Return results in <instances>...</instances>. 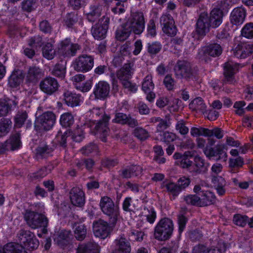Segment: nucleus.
<instances>
[{
  "mask_svg": "<svg viewBox=\"0 0 253 253\" xmlns=\"http://www.w3.org/2000/svg\"><path fill=\"white\" fill-rule=\"evenodd\" d=\"M56 51L50 43H47L42 48L43 56L48 60L52 59L55 55Z\"/></svg>",
  "mask_w": 253,
  "mask_h": 253,
  "instance_id": "49",
  "label": "nucleus"
},
{
  "mask_svg": "<svg viewBox=\"0 0 253 253\" xmlns=\"http://www.w3.org/2000/svg\"><path fill=\"white\" fill-rule=\"evenodd\" d=\"M28 118V114L25 111L18 112L15 117V125L20 127Z\"/></svg>",
  "mask_w": 253,
  "mask_h": 253,
  "instance_id": "57",
  "label": "nucleus"
},
{
  "mask_svg": "<svg viewBox=\"0 0 253 253\" xmlns=\"http://www.w3.org/2000/svg\"><path fill=\"white\" fill-rule=\"evenodd\" d=\"M163 139L165 143L168 146L166 149L167 153L169 155H170L174 150V145L173 144L174 134L172 132L166 131L164 133Z\"/></svg>",
  "mask_w": 253,
  "mask_h": 253,
  "instance_id": "39",
  "label": "nucleus"
},
{
  "mask_svg": "<svg viewBox=\"0 0 253 253\" xmlns=\"http://www.w3.org/2000/svg\"><path fill=\"white\" fill-rule=\"evenodd\" d=\"M52 151V149L46 144L40 145L36 149V157L38 159L45 157Z\"/></svg>",
  "mask_w": 253,
  "mask_h": 253,
  "instance_id": "44",
  "label": "nucleus"
},
{
  "mask_svg": "<svg viewBox=\"0 0 253 253\" xmlns=\"http://www.w3.org/2000/svg\"><path fill=\"white\" fill-rule=\"evenodd\" d=\"M74 123V118L71 113H65L61 115L60 119V123L65 127H70Z\"/></svg>",
  "mask_w": 253,
  "mask_h": 253,
  "instance_id": "45",
  "label": "nucleus"
},
{
  "mask_svg": "<svg viewBox=\"0 0 253 253\" xmlns=\"http://www.w3.org/2000/svg\"><path fill=\"white\" fill-rule=\"evenodd\" d=\"M187 212V209L186 208H182L179 213L177 215V222L178 224V233L179 237L183 230L185 227L186 224L187 222V218L185 214Z\"/></svg>",
  "mask_w": 253,
  "mask_h": 253,
  "instance_id": "40",
  "label": "nucleus"
},
{
  "mask_svg": "<svg viewBox=\"0 0 253 253\" xmlns=\"http://www.w3.org/2000/svg\"><path fill=\"white\" fill-rule=\"evenodd\" d=\"M109 22V17L103 16L99 20L97 24L92 26L91 33L94 39L98 40H102L106 37Z\"/></svg>",
  "mask_w": 253,
  "mask_h": 253,
  "instance_id": "7",
  "label": "nucleus"
},
{
  "mask_svg": "<svg viewBox=\"0 0 253 253\" xmlns=\"http://www.w3.org/2000/svg\"><path fill=\"white\" fill-rule=\"evenodd\" d=\"M128 28L134 34L140 35L145 27V20L143 12L136 11L131 13L130 17L125 23Z\"/></svg>",
  "mask_w": 253,
  "mask_h": 253,
  "instance_id": "2",
  "label": "nucleus"
},
{
  "mask_svg": "<svg viewBox=\"0 0 253 253\" xmlns=\"http://www.w3.org/2000/svg\"><path fill=\"white\" fill-rule=\"evenodd\" d=\"M115 248L111 253H130L131 248L129 239L125 234L119 235L114 241Z\"/></svg>",
  "mask_w": 253,
  "mask_h": 253,
  "instance_id": "13",
  "label": "nucleus"
},
{
  "mask_svg": "<svg viewBox=\"0 0 253 253\" xmlns=\"http://www.w3.org/2000/svg\"><path fill=\"white\" fill-rule=\"evenodd\" d=\"M63 96L64 100L68 106L73 107L79 105L81 101L80 95L69 91H66Z\"/></svg>",
  "mask_w": 253,
  "mask_h": 253,
  "instance_id": "29",
  "label": "nucleus"
},
{
  "mask_svg": "<svg viewBox=\"0 0 253 253\" xmlns=\"http://www.w3.org/2000/svg\"><path fill=\"white\" fill-rule=\"evenodd\" d=\"M99 206L103 213L109 217L111 222L115 224L118 218L119 211V208L115 206L113 200L108 196L102 197Z\"/></svg>",
  "mask_w": 253,
  "mask_h": 253,
  "instance_id": "3",
  "label": "nucleus"
},
{
  "mask_svg": "<svg viewBox=\"0 0 253 253\" xmlns=\"http://www.w3.org/2000/svg\"><path fill=\"white\" fill-rule=\"evenodd\" d=\"M133 63L128 62L124 66L116 72L117 78L120 81L126 79H130L133 73Z\"/></svg>",
  "mask_w": 253,
  "mask_h": 253,
  "instance_id": "22",
  "label": "nucleus"
},
{
  "mask_svg": "<svg viewBox=\"0 0 253 253\" xmlns=\"http://www.w3.org/2000/svg\"><path fill=\"white\" fill-rule=\"evenodd\" d=\"M193 253H221L219 249L209 250L208 248L202 245H198L194 247Z\"/></svg>",
  "mask_w": 253,
  "mask_h": 253,
  "instance_id": "51",
  "label": "nucleus"
},
{
  "mask_svg": "<svg viewBox=\"0 0 253 253\" xmlns=\"http://www.w3.org/2000/svg\"><path fill=\"white\" fill-rule=\"evenodd\" d=\"M194 72L191 64L185 60L177 61L175 68V77L178 79L185 78L189 79L194 76Z\"/></svg>",
  "mask_w": 253,
  "mask_h": 253,
  "instance_id": "8",
  "label": "nucleus"
},
{
  "mask_svg": "<svg viewBox=\"0 0 253 253\" xmlns=\"http://www.w3.org/2000/svg\"><path fill=\"white\" fill-rule=\"evenodd\" d=\"M23 75L20 70L13 72L8 79V84L12 87L18 86L22 82Z\"/></svg>",
  "mask_w": 253,
  "mask_h": 253,
  "instance_id": "38",
  "label": "nucleus"
},
{
  "mask_svg": "<svg viewBox=\"0 0 253 253\" xmlns=\"http://www.w3.org/2000/svg\"><path fill=\"white\" fill-rule=\"evenodd\" d=\"M39 86L41 90L44 93L51 95L58 90L59 85L56 79L47 77L40 82Z\"/></svg>",
  "mask_w": 253,
  "mask_h": 253,
  "instance_id": "11",
  "label": "nucleus"
},
{
  "mask_svg": "<svg viewBox=\"0 0 253 253\" xmlns=\"http://www.w3.org/2000/svg\"><path fill=\"white\" fill-rule=\"evenodd\" d=\"M242 36L248 38H253V23L246 24L241 31Z\"/></svg>",
  "mask_w": 253,
  "mask_h": 253,
  "instance_id": "56",
  "label": "nucleus"
},
{
  "mask_svg": "<svg viewBox=\"0 0 253 253\" xmlns=\"http://www.w3.org/2000/svg\"><path fill=\"white\" fill-rule=\"evenodd\" d=\"M227 150V147L225 144H219L216 145V161L222 160L224 162L226 161L227 155L226 150Z\"/></svg>",
  "mask_w": 253,
  "mask_h": 253,
  "instance_id": "48",
  "label": "nucleus"
},
{
  "mask_svg": "<svg viewBox=\"0 0 253 253\" xmlns=\"http://www.w3.org/2000/svg\"><path fill=\"white\" fill-rule=\"evenodd\" d=\"M144 211L146 214L147 220L150 223H154L156 217V213L154 209L152 207H149V208L145 207Z\"/></svg>",
  "mask_w": 253,
  "mask_h": 253,
  "instance_id": "61",
  "label": "nucleus"
},
{
  "mask_svg": "<svg viewBox=\"0 0 253 253\" xmlns=\"http://www.w3.org/2000/svg\"><path fill=\"white\" fill-rule=\"evenodd\" d=\"M101 6L98 4L91 5L86 13V17L90 22H94L100 16Z\"/></svg>",
  "mask_w": 253,
  "mask_h": 253,
  "instance_id": "32",
  "label": "nucleus"
},
{
  "mask_svg": "<svg viewBox=\"0 0 253 253\" xmlns=\"http://www.w3.org/2000/svg\"><path fill=\"white\" fill-rule=\"evenodd\" d=\"M246 17L245 10L240 7L234 8L230 15L231 22L234 25H239L243 23Z\"/></svg>",
  "mask_w": 253,
  "mask_h": 253,
  "instance_id": "26",
  "label": "nucleus"
},
{
  "mask_svg": "<svg viewBox=\"0 0 253 253\" xmlns=\"http://www.w3.org/2000/svg\"><path fill=\"white\" fill-rule=\"evenodd\" d=\"M93 230L94 235L101 239H105L107 237L110 232L108 223L102 219H99L93 222Z\"/></svg>",
  "mask_w": 253,
  "mask_h": 253,
  "instance_id": "14",
  "label": "nucleus"
},
{
  "mask_svg": "<svg viewBox=\"0 0 253 253\" xmlns=\"http://www.w3.org/2000/svg\"><path fill=\"white\" fill-rule=\"evenodd\" d=\"M135 137L141 141L146 139L149 137L148 132L142 127H136L133 131Z\"/></svg>",
  "mask_w": 253,
  "mask_h": 253,
  "instance_id": "58",
  "label": "nucleus"
},
{
  "mask_svg": "<svg viewBox=\"0 0 253 253\" xmlns=\"http://www.w3.org/2000/svg\"><path fill=\"white\" fill-rule=\"evenodd\" d=\"M237 70V66L231 62H227L224 67V80L229 84L235 82L234 74Z\"/></svg>",
  "mask_w": 253,
  "mask_h": 253,
  "instance_id": "23",
  "label": "nucleus"
},
{
  "mask_svg": "<svg viewBox=\"0 0 253 253\" xmlns=\"http://www.w3.org/2000/svg\"><path fill=\"white\" fill-rule=\"evenodd\" d=\"M131 32H132L127 27L126 24L124 23L116 31L115 37L118 41H125L128 38Z\"/></svg>",
  "mask_w": 253,
  "mask_h": 253,
  "instance_id": "34",
  "label": "nucleus"
},
{
  "mask_svg": "<svg viewBox=\"0 0 253 253\" xmlns=\"http://www.w3.org/2000/svg\"><path fill=\"white\" fill-rule=\"evenodd\" d=\"M2 253H28L21 245L11 242L5 244L2 248Z\"/></svg>",
  "mask_w": 253,
  "mask_h": 253,
  "instance_id": "30",
  "label": "nucleus"
},
{
  "mask_svg": "<svg viewBox=\"0 0 253 253\" xmlns=\"http://www.w3.org/2000/svg\"><path fill=\"white\" fill-rule=\"evenodd\" d=\"M73 228L74 229V236L75 238L78 241L84 240L87 233V229L86 226L82 223L78 224L75 223L74 224Z\"/></svg>",
  "mask_w": 253,
  "mask_h": 253,
  "instance_id": "33",
  "label": "nucleus"
},
{
  "mask_svg": "<svg viewBox=\"0 0 253 253\" xmlns=\"http://www.w3.org/2000/svg\"><path fill=\"white\" fill-rule=\"evenodd\" d=\"M55 121V115L52 112L47 111L43 113L38 118L37 124L41 129L48 130L53 127Z\"/></svg>",
  "mask_w": 253,
  "mask_h": 253,
  "instance_id": "9",
  "label": "nucleus"
},
{
  "mask_svg": "<svg viewBox=\"0 0 253 253\" xmlns=\"http://www.w3.org/2000/svg\"><path fill=\"white\" fill-rule=\"evenodd\" d=\"M248 218V216L246 215L237 214L234 215L233 221L236 225L244 227L247 223Z\"/></svg>",
  "mask_w": 253,
  "mask_h": 253,
  "instance_id": "62",
  "label": "nucleus"
},
{
  "mask_svg": "<svg viewBox=\"0 0 253 253\" xmlns=\"http://www.w3.org/2000/svg\"><path fill=\"white\" fill-rule=\"evenodd\" d=\"M176 129L182 135L186 134L189 131L188 128L185 126V122L183 120H180L177 122Z\"/></svg>",
  "mask_w": 253,
  "mask_h": 253,
  "instance_id": "63",
  "label": "nucleus"
},
{
  "mask_svg": "<svg viewBox=\"0 0 253 253\" xmlns=\"http://www.w3.org/2000/svg\"><path fill=\"white\" fill-rule=\"evenodd\" d=\"M189 107L190 108L193 110H199L204 113L206 111V105L201 97L194 99L190 103Z\"/></svg>",
  "mask_w": 253,
  "mask_h": 253,
  "instance_id": "43",
  "label": "nucleus"
},
{
  "mask_svg": "<svg viewBox=\"0 0 253 253\" xmlns=\"http://www.w3.org/2000/svg\"><path fill=\"white\" fill-rule=\"evenodd\" d=\"M185 201L188 204L202 207L200 205L201 198L196 195H190L185 198Z\"/></svg>",
  "mask_w": 253,
  "mask_h": 253,
  "instance_id": "60",
  "label": "nucleus"
},
{
  "mask_svg": "<svg viewBox=\"0 0 253 253\" xmlns=\"http://www.w3.org/2000/svg\"><path fill=\"white\" fill-rule=\"evenodd\" d=\"M80 45L77 43H72L70 39H66L61 42L59 48V53L64 57H70L75 56Z\"/></svg>",
  "mask_w": 253,
  "mask_h": 253,
  "instance_id": "12",
  "label": "nucleus"
},
{
  "mask_svg": "<svg viewBox=\"0 0 253 253\" xmlns=\"http://www.w3.org/2000/svg\"><path fill=\"white\" fill-rule=\"evenodd\" d=\"M173 230L172 220L169 218H163L159 221L155 228V238L159 241H166L171 236Z\"/></svg>",
  "mask_w": 253,
  "mask_h": 253,
  "instance_id": "1",
  "label": "nucleus"
},
{
  "mask_svg": "<svg viewBox=\"0 0 253 253\" xmlns=\"http://www.w3.org/2000/svg\"><path fill=\"white\" fill-rule=\"evenodd\" d=\"M162 48V45L158 42H149L147 44V51L151 55H156Z\"/></svg>",
  "mask_w": 253,
  "mask_h": 253,
  "instance_id": "54",
  "label": "nucleus"
},
{
  "mask_svg": "<svg viewBox=\"0 0 253 253\" xmlns=\"http://www.w3.org/2000/svg\"><path fill=\"white\" fill-rule=\"evenodd\" d=\"M20 133L19 132L15 131L12 133L9 138L6 140L8 143L11 150H14L20 148L21 145L20 140Z\"/></svg>",
  "mask_w": 253,
  "mask_h": 253,
  "instance_id": "35",
  "label": "nucleus"
},
{
  "mask_svg": "<svg viewBox=\"0 0 253 253\" xmlns=\"http://www.w3.org/2000/svg\"><path fill=\"white\" fill-rule=\"evenodd\" d=\"M163 21V32L168 36L172 37L174 35V20L169 13L162 17Z\"/></svg>",
  "mask_w": 253,
  "mask_h": 253,
  "instance_id": "24",
  "label": "nucleus"
},
{
  "mask_svg": "<svg viewBox=\"0 0 253 253\" xmlns=\"http://www.w3.org/2000/svg\"><path fill=\"white\" fill-rule=\"evenodd\" d=\"M110 119L109 116L105 115L103 119L96 123L94 126L95 134L99 137L103 142L106 141V138L109 134L108 122Z\"/></svg>",
  "mask_w": 253,
  "mask_h": 253,
  "instance_id": "10",
  "label": "nucleus"
},
{
  "mask_svg": "<svg viewBox=\"0 0 253 253\" xmlns=\"http://www.w3.org/2000/svg\"><path fill=\"white\" fill-rule=\"evenodd\" d=\"M70 198L72 204L74 206L82 207L85 202L84 193L78 187H74L71 190Z\"/></svg>",
  "mask_w": 253,
  "mask_h": 253,
  "instance_id": "20",
  "label": "nucleus"
},
{
  "mask_svg": "<svg viewBox=\"0 0 253 253\" xmlns=\"http://www.w3.org/2000/svg\"><path fill=\"white\" fill-rule=\"evenodd\" d=\"M194 156L193 151H187L183 155L179 153H175V164L182 169H189L193 164L190 158Z\"/></svg>",
  "mask_w": 253,
  "mask_h": 253,
  "instance_id": "16",
  "label": "nucleus"
},
{
  "mask_svg": "<svg viewBox=\"0 0 253 253\" xmlns=\"http://www.w3.org/2000/svg\"><path fill=\"white\" fill-rule=\"evenodd\" d=\"M201 197V203L200 205L202 207L207 206L212 204L215 201V197L212 192L210 191L202 192L199 194Z\"/></svg>",
  "mask_w": 253,
  "mask_h": 253,
  "instance_id": "41",
  "label": "nucleus"
},
{
  "mask_svg": "<svg viewBox=\"0 0 253 253\" xmlns=\"http://www.w3.org/2000/svg\"><path fill=\"white\" fill-rule=\"evenodd\" d=\"M66 62L64 61L57 63L52 71V75L57 77L64 78L66 74Z\"/></svg>",
  "mask_w": 253,
  "mask_h": 253,
  "instance_id": "42",
  "label": "nucleus"
},
{
  "mask_svg": "<svg viewBox=\"0 0 253 253\" xmlns=\"http://www.w3.org/2000/svg\"><path fill=\"white\" fill-rule=\"evenodd\" d=\"M232 52L235 57L244 59L253 52V45L246 43H240L234 46Z\"/></svg>",
  "mask_w": 253,
  "mask_h": 253,
  "instance_id": "15",
  "label": "nucleus"
},
{
  "mask_svg": "<svg viewBox=\"0 0 253 253\" xmlns=\"http://www.w3.org/2000/svg\"><path fill=\"white\" fill-rule=\"evenodd\" d=\"M211 181L215 188H217L218 186L220 187L221 186H225L226 185L225 180L221 176L212 175Z\"/></svg>",
  "mask_w": 253,
  "mask_h": 253,
  "instance_id": "64",
  "label": "nucleus"
},
{
  "mask_svg": "<svg viewBox=\"0 0 253 253\" xmlns=\"http://www.w3.org/2000/svg\"><path fill=\"white\" fill-rule=\"evenodd\" d=\"M154 87V84L152 82V77L151 75H147L144 79L142 83V88L145 92L151 91Z\"/></svg>",
  "mask_w": 253,
  "mask_h": 253,
  "instance_id": "53",
  "label": "nucleus"
},
{
  "mask_svg": "<svg viewBox=\"0 0 253 253\" xmlns=\"http://www.w3.org/2000/svg\"><path fill=\"white\" fill-rule=\"evenodd\" d=\"M77 253H99V248L97 244L89 242L79 246Z\"/></svg>",
  "mask_w": 253,
  "mask_h": 253,
  "instance_id": "31",
  "label": "nucleus"
},
{
  "mask_svg": "<svg viewBox=\"0 0 253 253\" xmlns=\"http://www.w3.org/2000/svg\"><path fill=\"white\" fill-rule=\"evenodd\" d=\"M24 218L27 224L33 229L45 227L48 224V219L44 214L34 211L27 210Z\"/></svg>",
  "mask_w": 253,
  "mask_h": 253,
  "instance_id": "5",
  "label": "nucleus"
},
{
  "mask_svg": "<svg viewBox=\"0 0 253 253\" xmlns=\"http://www.w3.org/2000/svg\"><path fill=\"white\" fill-rule=\"evenodd\" d=\"M73 235L70 230H62L54 235V241L61 248H64L69 244Z\"/></svg>",
  "mask_w": 253,
  "mask_h": 253,
  "instance_id": "18",
  "label": "nucleus"
},
{
  "mask_svg": "<svg viewBox=\"0 0 253 253\" xmlns=\"http://www.w3.org/2000/svg\"><path fill=\"white\" fill-rule=\"evenodd\" d=\"M229 163L231 172L235 173L237 169L242 167L244 162L243 159L238 157L236 159H230Z\"/></svg>",
  "mask_w": 253,
  "mask_h": 253,
  "instance_id": "52",
  "label": "nucleus"
},
{
  "mask_svg": "<svg viewBox=\"0 0 253 253\" xmlns=\"http://www.w3.org/2000/svg\"><path fill=\"white\" fill-rule=\"evenodd\" d=\"M71 135L70 131H66L62 133L61 130L58 132L56 135L57 141L59 144L60 146L64 148L67 146V139Z\"/></svg>",
  "mask_w": 253,
  "mask_h": 253,
  "instance_id": "50",
  "label": "nucleus"
},
{
  "mask_svg": "<svg viewBox=\"0 0 253 253\" xmlns=\"http://www.w3.org/2000/svg\"><path fill=\"white\" fill-rule=\"evenodd\" d=\"M110 85L105 81H100L94 88L93 94L95 98L97 99L104 100L109 94Z\"/></svg>",
  "mask_w": 253,
  "mask_h": 253,
  "instance_id": "19",
  "label": "nucleus"
},
{
  "mask_svg": "<svg viewBox=\"0 0 253 253\" xmlns=\"http://www.w3.org/2000/svg\"><path fill=\"white\" fill-rule=\"evenodd\" d=\"M222 52L221 45L218 43H211L206 46L204 52L212 57L219 56Z\"/></svg>",
  "mask_w": 253,
  "mask_h": 253,
  "instance_id": "36",
  "label": "nucleus"
},
{
  "mask_svg": "<svg viewBox=\"0 0 253 253\" xmlns=\"http://www.w3.org/2000/svg\"><path fill=\"white\" fill-rule=\"evenodd\" d=\"M196 31L200 36H204L209 32L211 24L210 22L209 15L207 13H202L197 22Z\"/></svg>",
  "mask_w": 253,
  "mask_h": 253,
  "instance_id": "17",
  "label": "nucleus"
},
{
  "mask_svg": "<svg viewBox=\"0 0 253 253\" xmlns=\"http://www.w3.org/2000/svg\"><path fill=\"white\" fill-rule=\"evenodd\" d=\"M207 170V166L204 159L196 156L194 158V168L193 171L197 174L205 173Z\"/></svg>",
  "mask_w": 253,
  "mask_h": 253,
  "instance_id": "37",
  "label": "nucleus"
},
{
  "mask_svg": "<svg viewBox=\"0 0 253 253\" xmlns=\"http://www.w3.org/2000/svg\"><path fill=\"white\" fill-rule=\"evenodd\" d=\"M98 151V146L94 143H90L85 146L83 147L81 149L82 154L85 156L96 153Z\"/></svg>",
  "mask_w": 253,
  "mask_h": 253,
  "instance_id": "55",
  "label": "nucleus"
},
{
  "mask_svg": "<svg viewBox=\"0 0 253 253\" xmlns=\"http://www.w3.org/2000/svg\"><path fill=\"white\" fill-rule=\"evenodd\" d=\"M43 76V72L39 67L33 66L30 67L26 75V81L35 84Z\"/></svg>",
  "mask_w": 253,
  "mask_h": 253,
  "instance_id": "21",
  "label": "nucleus"
},
{
  "mask_svg": "<svg viewBox=\"0 0 253 253\" xmlns=\"http://www.w3.org/2000/svg\"><path fill=\"white\" fill-rule=\"evenodd\" d=\"M17 104L15 100L0 99V117L6 116Z\"/></svg>",
  "mask_w": 253,
  "mask_h": 253,
  "instance_id": "27",
  "label": "nucleus"
},
{
  "mask_svg": "<svg viewBox=\"0 0 253 253\" xmlns=\"http://www.w3.org/2000/svg\"><path fill=\"white\" fill-rule=\"evenodd\" d=\"M94 64V59L90 55H83L76 59L74 69L77 72H86L90 70Z\"/></svg>",
  "mask_w": 253,
  "mask_h": 253,
  "instance_id": "6",
  "label": "nucleus"
},
{
  "mask_svg": "<svg viewBox=\"0 0 253 253\" xmlns=\"http://www.w3.org/2000/svg\"><path fill=\"white\" fill-rule=\"evenodd\" d=\"M209 132V129L203 128L202 127L199 128L193 127L191 128L190 130L191 135L195 137L199 136L200 135L207 136V134L209 135V133H208Z\"/></svg>",
  "mask_w": 253,
  "mask_h": 253,
  "instance_id": "59",
  "label": "nucleus"
},
{
  "mask_svg": "<svg viewBox=\"0 0 253 253\" xmlns=\"http://www.w3.org/2000/svg\"><path fill=\"white\" fill-rule=\"evenodd\" d=\"M20 244L24 249L29 251L36 250L39 246V242L34 234L29 230H20L17 235Z\"/></svg>",
  "mask_w": 253,
  "mask_h": 253,
  "instance_id": "4",
  "label": "nucleus"
},
{
  "mask_svg": "<svg viewBox=\"0 0 253 253\" xmlns=\"http://www.w3.org/2000/svg\"><path fill=\"white\" fill-rule=\"evenodd\" d=\"M150 122L153 123H158L157 131L161 132L168 128L171 124V119L169 117L166 116L164 119L160 117H153L150 119Z\"/></svg>",
  "mask_w": 253,
  "mask_h": 253,
  "instance_id": "28",
  "label": "nucleus"
},
{
  "mask_svg": "<svg viewBox=\"0 0 253 253\" xmlns=\"http://www.w3.org/2000/svg\"><path fill=\"white\" fill-rule=\"evenodd\" d=\"M223 14L222 11L219 8H214L211 12L209 18L211 27H218L222 22Z\"/></svg>",
  "mask_w": 253,
  "mask_h": 253,
  "instance_id": "25",
  "label": "nucleus"
},
{
  "mask_svg": "<svg viewBox=\"0 0 253 253\" xmlns=\"http://www.w3.org/2000/svg\"><path fill=\"white\" fill-rule=\"evenodd\" d=\"M12 122L8 119H2L0 120V137L5 135L10 130Z\"/></svg>",
  "mask_w": 253,
  "mask_h": 253,
  "instance_id": "46",
  "label": "nucleus"
},
{
  "mask_svg": "<svg viewBox=\"0 0 253 253\" xmlns=\"http://www.w3.org/2000/svg\"><path fill=\"white\" fill-rule=\"evenodd\" d=\"M190 183V180L188 177L183 176L180 178L176 184H175V196L181 190L187 187Z\"/></svg>",
  "mask_w": 253,
  "mask_h": 253,
  "instance_id": "47",
  "label": "nucleus"
}]
</instances>
